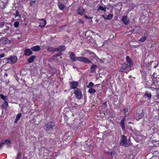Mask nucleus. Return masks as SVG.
Segmentation results:
<instances>
[{
  "instance_id": "nucleus-1",
  "label": "nucleus",
  "mask_w": 159,
  "mask_h": 159,
  "mask_svg": "<svg viewBox=\"0 0 159 159\" xmlns=\"http://www.w3.org/2000/svg\"><path fill=\"white\" fill-rule=\"evenodd\" d=\"M70 58L72 62L77 61L88 64L91 63V61L86 57H76L75 54L73 52L71 53L70 56Z\"/></svg>"
},
{
  "instance_id": "nucleus-2",
  "label": "nucleus",
  "mask_w": 159,
  "mask_h": 159,
  "mask_svg": "<svg viewBox=\"0 0 159 159\" xmlns=\"http://www.w3.org/2000/svg\"><path fill=\"white\" fill-rule=\"evenodd\" d=\"M120 145L125 147H128L131 146V143L130 142H127L126 137L124 135H122L121 137V140L120 143Z\"/></svg>"
},
{
  "instance_id": "nucleus-3",
  "label": "nucleus",
  "mask_w": 159,
  "mask_h": 159,
  "mask_svg": "<svg viewBox=\"0 0 159 159\" xmlns=\"http://www.w3.org/2000/svg\"><path fill=\"white\" fill-rule=\"evenodd\" d=\"M55 124L54 122H50L48 123L45 125V129L46 131L50 133V132H52L53 130V127L55 126Z\"/></svg>"
},
{
  "instance_id": "nucleus-4",
  "label": "nucleus",
  "mask_w": 159,
  "mask_h": 159,
  "mask_svg": "<svg viewBox=\"0 0 159 159\" xmlns=\"http://www.w3.org/2000/svg\"><path fill=\"white\" fill-rule=\"evenodd\" d=\"M17 59V58L16 57L13 56H11L9 57L6 59L7 62L11 64H13L15 63Z\"/></svg>"
},
{
  "instance_id": "nucleus-5",
  "label": "nucleus",
  "mask_w": 159,
  "mask_h": 159,
  "mask_svg": "<svg viewBox=\"0 0 159 159\" xmlns=\"http://www.w3.org/2000/svg\"><path fill=\"white\" fill-rule=\"evenodd\" d=\"M74 91L76 97L77 98L80 99L82 98L81 92L80 89H74Z\"/></svg>"
},
{
  "instance_id": "nucleus-6",
  "label": "nucleus",
  "mask_w": 159,
  "mask_h": 159,
  "mask_svg": "<svg viewBox=\"0 0 159 159\" xmlns=\"http://www.w3.org/2000/svg\"><path fill=\"white\" fill-rule=\"evenodd\" d=\"M121 66L122 67V68H123V69L125 70L127 69V70L125 71L126 74H127V73L131 69V66L126 63L122 64Z\"/></svg>"
},
{
  "instance_id": "nucleus-7",
  "label": "nucleus",
  "mask_w": 159,
  "mask_h": 159,
  "mask_svg": "<svg viewBox=\"0 0 159 159\" xmlns=\"http://www.w3.org/2000/svg\"><path fill=\"white\" fill-rule=\"evenodd\" d=\"M76 11L78 15L82 16L85 10L83 7H80Z\"/></svg>"
},
{
  "instance_id": "nucleus-8",
  "label": "nucleus",
  "mask_w": 159,
  "mask_h": 159,
  "mask_svg": "<svg viewBox=\"0 0 159 159\" xmlns=\"http://www.w3.org/2000/svg\"><path fill=\"white\" fill-rule=\"evenodd\" d=\"M122 21L125 25L129 24V20L126 16H123L121 19Z\"/></svg>"
},
{
  "instance_id": "nucleus-9",
  "label": "nucleus",
  "mask_w": 159,
  "mask_h": 159,
  "mask_svg": "<svg viewBox=\"0 0 159 159\" xmlns=\"http://www.w3.org/2000/svg\"><path fill=\"white\" fill-rule=\"evenodd\" d=\"M39 26L41 28H43L46 24V21L44 19H42L39 22Z\"/></svg>"
},
{
  "instance_id": "nucleus-10",
  "label": "nucleus",
  "mask_w": 159,
  "mask_h": 159,
  "mask_svg": "<svg viewBox=\"0 0 159 159\" xmlns=\"http://www.w3.org/2000/svg\"><path fill=\"white\" fill-rule=\"evenodd\" d=\"M33 52L30 49H26L24 51V54L25 56H29L32 54Z\"/></svg>"
},
{
  "instance_id": "nucleus-11",
  "label": "nucleus",
  "mask_w": 159,
  "mask_h": 159,
  "mask_svg": "<svg viewBox=\"0 0 159 159\" xmlns=\"http://www.w3.org/2000/svg\"><path fill=\"white\" fill-rule=\"evenodd\" d=\"M70 88L71 89H75L78 85V83L76 81H73L70 83Z\"/></svg>"
},
{
  "instance_id": "nucleus-12",
  "label": "nucleus",
  "mask_w": 159,
  "mask_h": 159,
  "mask_svg": "<svg viewBox=\"0 0 159 159\" xmlns=\"http://www.w3.org/2000/svg\"><path fill=\"white\" fill-rule=\"evenodd\" d=\"M0 42L3 44H6L10 43L11 41L7 38H3L1 40Z\"/></svg>"
},
{
  "instance_id": "nucleus-13",
  "label": "nucleus",
  "mask_w": 159,
  "mask_h": 159,
  "mask_svg": "<svg viewBox=\"0 0 159 159\" xmlns=\"http://www.w3.org/2000/svg\"><path fill=\"white\" fill-rule=\"evenodd\" d=\"M31 49L34 52H38L40 50L41 48L39 45H37L31 48Z\"/></svg>"
},
{
  "instance_id": "nucleus-14",
  "label": "nucleus",
  "mask_w": 159,
  "mask_h": 159,
  "mask_svg": "<svg viewBox=\"0 0 159 159\" xmlns=\"http://www.w3.org/2000/svg\"><path fill=\"white\" fill-rule=\"evenodd\" d=\"M126 58L127 62L129 63V65L132 66L133 65L132 62L129 57L127 56Z\"/></svg>"
},
{
  "instance_id": "nucleus-15",
  "label": "nucleus",
  "mask_w": 159,
  "mask_h": 159,
  "mask_svg": "<svg viewBox=\"0 0 159 159\" xmlns=\"http://www.w3.org/2000/svg\"><path fill=\"white\" fill-rule=\"evenodd\" d=\"M97 68V66L95 65H93L91 67V72L94 73L96 71V69Z\"/></svg>"
},
{
  "instance_id": "nucleus-16",
  "label": "nucleus",
  "mask_w": 159,
  "mask_h": 159,
  "mask_svg": "<svg viewBox=\"0 0 159 159\" xmlns=\"http://www.w3.org/2000/svg\"><path fill=\"white\" fill-rule=\"evenodd\" d=\"M36 57L34 55L30 57L28 60V63H31L33 62L34 58Z\"/></svg>"
},
{
  "instance_id": "nucleus-17",
  "label": "nucleus",
  "mask_w": 159,
  "mask_h": 159,
  "mask_svg": "<svg viewBox=\"0 0 159 159\" xmlns=\"http://www.w3.org/2000/svg\"><path fill=\"white\" fill-rule=\"evenodd\" d=\"M8 106V104L7 101H4V102L2 104V107L4 109H6Z\"/></svg>"
},
{
  "instance_id": "nucleus-18",
  "label": "nucleus",
  "mask_w": 159,
  "mask_h": 159,
  "mask_svg": "<svg viewBox=\"0 0 159 159\" xmlns=\"http://www.w3.org/2000/svg\"><path fill=\"white\" fill-rule=\"evenodd\" d=\"M58 6L59 7V8L61 10H62L65 7V6L64 4L63 3H59L58 4Z\"/></svg>"
},
{
  "instance_id": "nucleus-19",
  "label": "nucleus",
  "mask_w": 159,
  "mask_h": 159,
  "mask_svg": "<svg viewBox=\"0 0 159 159\" xmlns=\"http://www.w3.org/2000/svg\"><path fill=\"white\" fill-rule=\"evenodd\" d=\"M145 96L147 97L148 99H150L151 97V93L148 91H146L145 94Z\"/></svg>"
},
{
  "instance_id": "nucleus-20",
  "label": "nucleus",
  "mask_w": 159,
  "mask_h": 159,
  "mask_svg": "<svg viewBox=\"0 0 159 159\" xmlns=\"http://www.w3.org/2000/svg\"><path fill=\"white\" fill-rule=\"evenodd\" d=\"M59 49V52H61L64 51L66 49L65 46L64 45H61L60 47H58Z\"/></svg>"
},
{
  "instance_id": "nucleus-21",
  "label": "nucleus",
  "mask_w": 159,
  "mask_h": 159,
  "mask_svg": "<svg viewBox=\"0 0 159 159\" xmlns=\"http://www.w3.org/2000/svg\"><path fill=\"white\" fill-rule=\"evenodd\" d=\"M113 16V15L112 14H109L105 18V19L107 20H111Z\"/></svg>"
},
{
  "instance_id": "nucleus-22",
  "label": "nucleus",
  "mask_w": 159,
  "mask_h": 159,
  "mask_svg": "<svg viewBox=\"0 0 159 159\" xmlns=\"http://www.w3.org/2000/svg\"><path fill=\"white\" fill-rule=\"evenodd\" d=\"M2 142V143H3V144L5 143L6 144H11V141L10 140L8 139H4L3 140Z\"/></svg>"
},
{
  "instance_id": "nucleus-23",
  "label": "nucleus",
  "mask_w": 159,
  "mask_h": 159,
  "mask_svg": "<svg viewBox=\"0 0 159 159\" xmlns=\"http://www.w3.org/2000/svg\"><path fill=\"white\" fill-rule=\"evenodd\" d=\"M0 97L2 99L5 101L7 100L8 99V97L7 96H4L2 94H1L0 95Z\"/></svg>"
},
{
  "instance_id": "nucleus-24",
  "label": "nucleus",
  "mask_w": 159,
  "mask_h": 159,
  "mask_svg": "<svg viewBox=\"0 0 159 159\" xmlns=\"http://www.w3.org/2000/svg\"><path fill=\"white\" fill-rule=\"evenodd\" d=\"M96 92V90L92 88L89 89L88 92L90 93H95Z\"/></svg>"
},
{
  "instance_id": "nucleus-25",
  "label": "nucleus",
  "mask_w": 159,
  "mask_h": 159,
  "mask_svg": "<svg viewBox=\"0 0 159 159\" xmlns=\"http://www.w3.org/2000/svg\"><path fill=\"white\" fill-rule=\"evenodd\" d=\"M106 7H103L102 6H99V7L98 10H100L102 11H106Z\"/></svg>"
},
{
  "instance_id": "nucleus-26",
  "label": "nucleus",
  "mask_w": 159,
  "mask_h": 159,
  "mask_svg": "<svg viewBox=\"0 0 159 159\" xmlns=\"http://www.w3.org/2000/svg\"><path fill=\"white\" fill-rule=\"evenodd\" d=\"M93 85V83L92 82H90L89 83V84L87 86V88H89V89L92 88Z\"/></svg>"
},
{
  "instance_id": "nucleus-27",
  "label": "nucleus",
  "mask_w": 159,
  "mask_h": 159,
  "mask_svg": "<svg viewBox=\"0 0 159 159\" xmlns=\"http://www.w3.org/2000/svg\"><path fill=\"white\" fill-rule=\"evenodd\" d=\"M47 50L48 51L52 52H54V48H53L52 47H49L47 48Z\"/></svg>"
},
{
  "instance_id": "nucleus-28",
  "label": "nucleus",
  "mask_w": 159,
  "mask_h": 159,
  "mask_svg": "<svg viewBox=\"0 0 159 159\" xmlns=\"http://www.w3.org/2000/svg\"><path fill=\"white\" fill-rule=\"evenodd\" d=\"M17 16H19L20 18V16L19 14V11H16V15L15 16V17L16 18Z\"/></svg>"
},
{
  "instance_id": "nucleus-29",
  "label": "nucleus",
  "mask_w": 159,
  "mask_h": 159,
  "mask_svg": "<svg viewBox=\"0 0 159 159\" xmlns=\"http://www.w3.org/2000/svg\"><path fill=\"white\" fill-rule=\"evenodd\" d=\"M21 116V113H19L16 116V119H17L18 120H19Z\"/></svg>"
},
{
  "instance_id": "nucleus-30",
  "label": "nucleus",
  "mask_w": 159,
  "mask_h": 159,
  "mask_svg": "<svg viewBox=\"0 0 159 159\" xmlns=\"http://www.w3.org/2000/svg\"><path fill=\"white\" fill-rule=\"evenodd\" d=\"M146 39V37H143L139 40V41L142 42H144Z\"/></svg>"
},
{
  "instance_id": "nucleus-31",
  "label": "nucleus",
  "mask_w": 159,
  "mask_h": 159,
  "mask_svg": "<svg viewBox=\"0 0 159 159\" xmlns=\"http://www.w3.org/2000/svg\"><path fill=\"white\" fill-rule=\"evenodd\" d=\"M62 55V53L61 52H59L57 54H56L55 55H54L53 56V57H59L61 55Z\"/></svg>"
},
{
  "instance_id": "nucleus-32",
  "label": "nucleus",
  "mask_w": 159,
  "mask_h": 159,
  "mask_svg": "<svg viewBox=\"0 0 159 159\" xmlns=\"http://www.w3.org/2000/svg\"><path fill=\"white\" fill-rule=\"evenodd\" d=\"M14 25L15 27H17L19 25V23L18 22H16L14 24Z\"/></svg>"
},
{
  "instance_id": "nucleus-33",
  "label": "nucleus",
  "mask_w": 159,
  "mask_h": 159,
  "mask_svg": "<svg viewBox=\"0 0 159 159\" xmlns=\"http://www.w3.org/2000/svg\"><path fill=\"white\" fill-rule=\"evenodd\" d=\"M21 155V153L20 152H18L17 153V155L16 157V159H19Z\"/></svg>"
},
{
  "instance_id": "nucleus-34",
  "label": "nucleus",
  "mask_w": 159,
  "mask_h": 159,
  "mask_svg": "<svg viewBox=\"0 0 159 159\" xmlns=\"http://www.w3.org/2000/svg\"><path fill=\"white\" fill-rule=\"evenodd\" d=\"M128 109L127 108H125L123 109V111L125 114L126 113L128 112Z\"/></svg>"
},
{
  "instance_id": "nucleus-35",
  "label": "nucleus",
  "mask_w": 159,
  "mask_h": 159,
  "mask_svg": "<svg viewBox=\"0 0 159 159\" xmlns=\"http://www.w3.org/2000/svg\"><path fill=\"white\" fill-rule=\"evenodd\" d=\"M143 116V114L142 113H141L140 114H139L138 115L139 118H138V120H139L140 119H141L142 117Z\"/></svg>"
},
{
  "instance_id": "nucleus-36",
  "label": "nucleus",
  "mask_w": 159,
  "mask_h": 159,
  "mask_svg": "<svg viewBox=\"0 0 159 159\" xmlns=\"http://www.w3.org/2000/svg\"><path fill=\"white\" fill-rule=\"evenodd\" d=\"M5 56V54L4 53L0 54V58H3Z\"/></svg>"
},
{
  "instance_id": "nucleus-37",
  "label": "nucleus",
  "mask_w": 159,
  "mask_h": 159,
  "mask_svg": "<svg viewBox=\"0 0 159 159\" xmlns=\"http://www.w3.org/2000/svg\"><path fill=\"white\" fill-rule=\"evenodd\" d=\"M54 52L58 51H59V48L58 47L56 48H54Z\"/></svg>"
},
{
  "instance_id": "nucleus-38",
  "label": "nucleus",
  "mask_w": 159,
  "mask_h": 159,
  "mask_svg": "<svg viewBox=\"0 0 159 159\" xmlns=\"http://www.w3.org/2000/svg\"><path fill=\"white\" fill-rule=\"evenodd\" d=\"M90 39L91 40L93 43H94L95 41L94 39L92 37H90Z\"/></svg>"
},
{
  "instance_id": "nucleus-39",
  "label": "nucleus",
  "mask_w": 159,
  "mask_h": 159,
  "mask_svg": "<svg viewBox=\"0 0 159 159\" xmlns=\"http://www.w3.org/2000/svg\"><path fill=\"white\" fill-rule=\"evenodd\" d=\"M4 22H2L1 24L0 27L2 28L4 26Z\"/></svg>"
},
{
  "instance_id": "nucleus-40",
  "label": "nucleus",
  "mask_w": 159,
  "mask_h": 159,
  "mask_svg": "<svg viewBox=\"0 0 159 159\" xmlns=\"http://www.w3.org/2000/svg\"><path fill=\"white\" fill-rule=\"evenodd\" d=\"M100 85V84H97L95 85L94 86V88H96V87L98 88V87L99 85Z\"/></svg>"
},
{
  "instance_id": "nucleus-41",
  "label": "nucleus",
  "mask_w": 159,
  "mask_h": 159,
  "mask_svg": "<svg viewBox=\"0 0 159 159\" xmlns=\"http://www.w3.org/2000/svg\"><path fill=\"white\" fill-rule=\"evenodd\" d=\"M3 143H0V149L3 146Z\"/></svg>"
},
{
  "instance_id": "nucleus-42",
  "label": "nucleus",
  "mask_w": 159,
  "mask_h": 159,
  "mask_svg": "<svg viewBox=\"0 0 159 159\" xmlns=\"http://www.w3.org/2000/svg\"><path fill=\"white\" fill-rule=\"evenodd\" d=\"M129 131H130V132H133L134 133V130H133V129H132L131 128L129 129Z\"/></svg>"
},
{
  "instance_id": "nucleus-43",
  "label": "nucleus",
  "mask_w": 159,
  "mask_h": 159,
  "mask_svg": "<svg viewBox=\"0 0 159 159\" xmlns=\"http://www.w3.org/2000/svg\"><path fill=\"white\" fill-rule=\"evenodd\" d=\"M124 125V120H122L121 121V125Z\"/></svg>"
},
{
  "instance_id": "nucleus-44",
  "label": "nucleus",
  "mask_w": 159,
  "mask_h": 159,
  "mask_svg": "<svg viewBox=\"0 0 159 159\" xmlns=\"http://www.w3.org/2000/svg\"><path fill=\"white\" fill-rule=\"evenodd\" d=\"M124 70L125 69H123V68H122V67L121 66L120 70L121 72H123Z\"/></svg>"
},
{
  "instance_id": "nucleus-45",
  "label": "nucleus",
  "mask_w": 159,
  "mask_h": 159,
  "mask_svg": "<svg viewBox=\"0 0 159 159\" xmlns=\"http://www.w3.org/2000/svg\"><path fill=\"white\" fill-rule=\"evenodd\" d=\"M98 60H99V61L102 63L103 62V61L102 60H101L100 58H98Z\"/></svg>"
},
{
  "instance_id": "nucleus-46",
  "label": "nucleus",
  "mask_w": 159,
  "mask_h": 159,
  "mask_svg": "<svg viewBox=\"0 0 159 159\" xmlns=\"http://www.w3.org/2000/svg\"><path fill=\"white\" fill-rule=\"evenodd\" d=\"M84 17H85V18L87 19H89V18H90V17L89 18L86 15H85L84 16Z\"/></svg>"
},
{
  "instance_id": "nucleus-47",
  "label": "nucleus",
  "mask_w": 159,
  "mask_h": 159,
  "mask_svg": "<svg viewBox=\"0 0 159 159\" xmlns=\"http://www.w3.org/2000/svg\"><path fill=\"white\" fill-rule=\"evenodd\" d=\"M121 127H122V129H125V127L124 125H121Z\"/></svg>"
},
{
  "instance_id": "nucleus-48",
  "label": "nucleus",
  "mask_w": 159,
  "mask_h": 159,
  "mask_svg": "<svg viewBox=\"0 0 159 159\" xmlns=\"http://www.w3.org/2000/svg\"><path fill=\"white\" fill-rule=\"evenodd\" d=\"M79 22L80 23L82 24L83 23V21H82V20H80L79 21Z\"/></svg>"
},
{
  "instance_id": "nucleus-49",
  "label": "nucleus",
  "mask_w": 159,
  "mask_h": 159,
  "mask_svg": "<svg viewBox=\"0 0 159 159\" xmlns=\"http://www.w3.org/2000/svg\"><path fill=\"white\" fill-rule=\"evenodd\" d=\"M158 66V64H157V65H155L154 66V68H157Z\"/></svg>"
},
{
  "instance_id": "nucleus-50",
  "label": "nucleus",
  "mask_w": 159,
  "mask_h": 159,
  "mask_svg": "<svg viewBox=\"0 0 159 159\" xmlns=\"http://www.w3.org/2000/svg\"><path fill=\"white\" fill-rule=\"evenodd\" d=\"M18 120H17V119H15V123H17V121Z\"/></svg>"
},
{
  "instance_id": "nucleus-51",
  "label": "nucleus",
  "mask_w": 159,
  "mask_h": 159,
  "mask_svg": "<svg viewBox=\"0 0 159 159\" xmlns=\"http://www.w3.org/2000/svg\"><path fill=\"white\" fill-rule=\"evenodd\" d=\"M23 159H27V157H23Z\"/></svg>"
},
{
  "instance_id": "nucleus-52",
  "label": "nucleus",
  "mask_w": 159,
  "mask_h": 159,
  "mask_svg": "<svg viewBox=\"0 0 159 159\" xmlns=\"http://www.w3.org/2000/svg\"><path fill=\"white\" fill-rule=\"evenodd\" d=\"M5 75L6 76H7L8 75L7 74V73H5Z\"/></svg>"
},
{
  "instance_id": "nucleus-53",
  "label": "nucleus",
  "mask_w": 159,
  "mask_h": 159,
  "mask_svg": "<svg viewBox=\"0 0 159 159\" xmlns=\"http://www.w3.org/2000/svg\"><path fill=\"white\" fill-rule=\"evenodd\" d=\"M102 17H103V18H104L105 19V18H106V17H105V16H104V15H102Z\"/></svg>"
},
{
  "instance_id": "nucleus-54",
  "label": "nucleus",
  "mask_w": 159,
  "mask_h": 159,
  "mask_svg": "<svg viewBox=\"0 0 159 159\" xmlns=\"http://www.w3.org/2000/svg\"><path fill=\"white\" fill-rule=\"evenodd\" d=\"M6 30H9V27H8L6 29Z\"/></svg>"
},
{
  "instance_id": "nucleus-55",
  "label": "nucleus",
  "mask_w": 159,
  "mask_h": 159,
  "mask_svg": "<svg viewBox=\"0 0 159 159\" xmlns=\"http://www.w3.org/2000/svg\"><path fill=\"white\" fill-rule=\"evenodd\" d=\"M91 32L92 33H94V31H93V30H91Z\"/></svg>"
},
{
  "instance_id": "nucleus-56",
  "label": "nucleus",
  "mask_w": 159,
  "mask_h": 159,
  "mask_svg": "<svg viewBox=\"0 0 159 159\" xmlns=\"http://www.w3.org/2000/svg\"><path fill=\"white\" fill-rule=\"evenodd\" d=\"M73 68H76V66H73Z\"/></svg>"
},
{
  "instance_id": "nucleus-57",
  "label": "nucleus",
  "mask_w": 159,
  "mask_h": 159,
  "mask_svg": "<svg viewBox=\"0 0 159 159\" xmlns=\"http://www.w3.org/2000/svg\"><path fill=\"white\" fill-rule=\"evenodd\" d=\"M33 2H34V3L35 2V1H33Z\"/></svg>"
},
{
  "instance_id": "nucleus-58",
  "label": "nucleus",
  "mask_w": 159,
  "mask_h": 159,
  "mask_svg": "<svg viewBox=\"0 0 159 159\" xmlns=\"http://www.w3.org/2000/svg\"><path fill=\"white\" fill-rule=\"evenodd\" d=\"M60 58H62V57H60Z\"/></svg>"
},
{
  "instance_id": "nucleus-59",
  "label": "nucleus",
  "mask_w": 159,
  "mask_h": 159,
  "mask_svg": "<svg viewBox=\"0 0 159 159\" xmlns=\"http://www.w3.org/2000/svg\"><path fill=\"white\" fill-rule=\"evenodd\" d=\"M15 159H16V158Z\"/></svg>"
}]
</instances>
